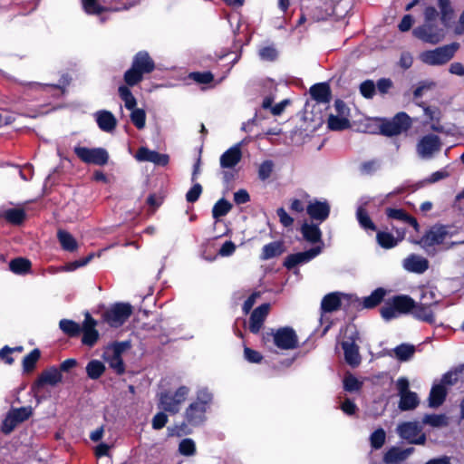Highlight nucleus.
<instances>
[{"mask_svg": "<svg viewBox=\"0 0 464 464\" xmlns=\"http://www.w3.org/2000/svg\"><path fill=\"white\" fill-rule=\"evenodd\" d=\"M356 218L362 228L376 231V226L362 205L357 208Z\"/></svg>", "mask_w": 464, "mask_h": 464, "instance_id": "obj_38", "label": "nucleus"}, {"mask_svg": "<svg viewBox=\"0 0 464 464\" xmlns=\"http://www.w3.org/2000/svg\"><path fill=\"white\" fill-rule=\"evenodd\" d=\"M232 208V205L226 199L221 198L216 202L212 208V216L215 219L226 216Z\"/></svg>", "mask_w": 464, "mask_h": 464, "instance_id": "obj_45", "label": "nucleus"}, {"mask_svg": "<svg viewBox=\"0 0 464 464\" xmlns=\"http://www.w3.org/2000/svg\"><path fill=\"white\" fill-rule=\"evenodd\" d=\"M438 305V301H434L430 304L427 303H416L413 300V306L411 308V313L413 317L417 320L428 323H435V308Z\"/></svg>", "mask_w": 464, "mask_h": 464, "instance_id": "obj_15", "label": "nucleus"}, {"mask_svg": "<svg viewBox=\"0 0 464 464\" xmlns=\"http://www.w3.org/2000/svg\"><path fill=\"white\" fill-rule=\"evenodd\" d=\"M423 24L413 29V35L428 44H436L442 41L446 35V29L450 26H444L441 24L439 13L433 6L425 8Z\"/></svg>", "mask_w": 464, "mask_h": 464, "instance_id": "obj_1", "label": "nucleus"}, {"mask_svg": "<svg viewBox=\"0 0 464 464\" xmlns=\"http://www.w3.org/2000/svg\"><path fill=\"white\" fill-rule=\"evenodd\" d=\"M99 128L105 132H111L117 124L114 115L108 111H100L95 113Z\"/></svg>", "mask_w": 464, "mask_h": 464, "instance_id": "obj_30", "label": "nucleus"}, {"mask_svg": "<svg viewBox=\"0 0 464 464\" xmlns=\"http://www.w3.org/2000/svg\"><path fill=\"white\" fill-rule=\"evenodd\" d=\"M118 92L121 99L124 102V106L127 110L133 111L136 109L137 101L127 86H120Z\"/></svg>", "mask_w": 464, "mask_h": 464, "instance_id": "obj_42", "label": "nucleus"}, {"mask_svg": "<svg viewBox=\"0 0 464 464\" xmlns=\"http://www.w3.org/2000/svg\"><path fill=\"white\" fill-rule=\"evenodd\" d=\"M396 236L388 231H378L376 240L379 246L385 249H391L398 246L405 237L406 231L403 228L396 229Z\"/></svg>", "mask_w": 464, "mask_h": 464, "instance_id": "obj_20", "label": "nucleus"}, {"mask_svg": "<svg viewBox=\"0 0 464 464\" xmlns=\"http://www.w3.org/2000/svg\"><path fill=\"white\" fill-rule=\"evenodd\" d=\"M341 305V297L338 293L326 295L321 303V308L325 313H331L337 310Z\"/></svg>", "mask_w": 464, "mask_h": 464, "instance_id": "obj_35", "label": "nucleus"}, {"mask_svg": "<svg viewBox=\"0 0 464 464\" xmlns=\"http://www.w3.org/2000/svg\"><path fill=\"white\" fill-rule=\"evenodd\" d=\"M386 433L383 429L380 428L374 430L370 436L371 446L378 450L382 447L385 442Z\"/></svg>", "mask_w": 464, "mask_h": 464, "instance_id": "obj_52", "label": "nucleus"}, {"mask_svg": "<svg viewBox=\"0 0 464 464\" xmlns=\"http://www.w3.org/2000/svg\"><path fill=\"white\" fill-rule=\"evenodd\" d=\"M179 451L184 456H193L196 452V444L191 439H184L179 442Z\"/></svg>", "mask_w": 464, "mask_h": 464, "instance_id": "obj_55", "label": "nucleus"}, {"mask_svg": "<svg viewBox=\"0 0 464 464\" xmlns=\"http://www.w3.org/2000/svg\"><path fill=\"white\" fill-rule=\"evenodd\" d=\"M447 389L439 382H434L429 396V405L432 408L440 406L445 401Z\"/></svg>", "mask_w": 464, "mask_h": 464, "instance_id": "obj_31", "label": "nucleus"}, {"mask_svg": "<svg viewBox=\"0 0 464 464\" xmlns=\"http://www.w3.org/2000/svg\"><path fill=\"white\" fill-rule=\"evenodd\" d=\"M311 97L318 103H329L331 101V89L328 83H315L310 88Z\"/></svg>", "mask_w": 464, "mask_h": 464, "instance_id": "obj_28", "label": "nucleus"}, {"mask_svg": "<svg viewBox=\"0 0 464 464\" xmlns=\"http://www.w3.org/2000/svg\"><path fill=\"white\" fill-rule=\"evenodd\" d=\"M342 346L346 362L353 367L358 366L361 362V356L353 337L351 336L349 340H344L342 343Z\"/></svg>", "mask_w": 464, "mask_h": 464, "instance_id": "obj_26", "label": "nucleus"}, {"mask_svg": "<svg viewBox=\"0 0 464 464\" xmlns=\"http://www.w3.org/2000/svg\"><path fill=\"white\" fill-rule=\"evenodd\" d=\"M274 164L271 160H265L258 169V177L261 180L267 179L273 171Z\"/></svg>", "mask_w": 464, "mask_h": 464, "instance_id": "obj_56", "label": "nucleus"}, {"mask_svg": "<svg viewBox=\"0 0 464 464\" xmlns=\"http://www.w3.org/2000/svg\"><path fill=\"white\" fill-rule=\"evenodd\" d=\"M307 214L312 219L319 222L324 221L330 214V206L327 201L311 200L306 207Z\"/></svg>", "mask_w": 464, "mask_h": 464, "instance_id": "obj_22", "label": "nucleus"}, {"mask_svg": "<svg viewBox=\"0 0 464 464\" xmlns=\"http://www.w3.org/2000/svg\"><path fill=\"white\" fill-rule=\"evenodd\" d=\"M60 329L70 336H76L81 333V325L72 320L63 319L59 323Z\"/></svg>", "mask_w": 464, "mask_h": 464, "instance_id": "obj_46", "label": "nucleus"}, {"mask_svg": "<svg viewBox=\"0 0 464 464\" xmlns=\"http://www.w3.org/2000/svg\"><path fill=\"white\" fill-rule=\"evenodd\" d=\"M40 355L41 353L38 349H34L29 354H27L23 360L24 371L26 372H32L34 369Z\"/></svg>", "mask_w": 464, "mask_h": 464, "instance_id": "obj_48", "label": "nucleus"}, {"mask_svg": "<svg viewBox=\"0 0 464 464\" xmlns=\"http://www.w3.org/2000/svg\"><path fill=\"white\" fill-rule=\"evenodd\" d=\"M130 120L137 129L142 130L146 124V113L142 109H134L130 113Z\"/></svg>", "mask_w": 464, "mask_h": 464, "instance_id": "obj_53", "label": "nucleus"}, {"mask_svg": "<svg viewBox=\"0 0 464 464\" xmlns=\"http://www.w3.org/2000/svg\"><path fill=\"white\" fill-rule=\"evenodd\" d=\"M455 235V230L447 226H433L418 241V244L426 251L433 254L434 246L444 244L448 238Z\"/></svg>", "mask_w": 464, "mask_h": 464, "instance_id": "obj_3", "label": "nucleus"}, {"mask_svg": "<svg viewBox=\"0 0 464 464\" xmlns=\"http://www.w3.org/2000/svg\"><path fill=\"white\" fill-rule=\"evenodd\" d=\"M131 313L132 307L130 304L118 303L105 312L104 319L111 327H119L127 321Z\"/></svg>", "mask_w": 464, "mask_h": 464, "instance_id": "obj_13", "label": "nucleus"}, {"mask_svg": "<svg viewBox=\"0 0 464 464\" xmlns=\"http://www.w3.org/2000/svg\"><path fill=\"white\" fill-rule=\"evenodd\" d=\"M4 216H5V219L7 221H9L10 223L18 225L24 221V219L25 218V213L23 209L12 208V209H8V210L5 211Z\"/></svg>", "mask_w": 464, "mask_h": 464, "instance_id": "obj_50", "label": "nucleus"}, {"mask_svg": "<svg viewBox=\"0 0 464 464\" xmlns=\"http://www.w3.org/2000/svg\"><path fill=\"white\" fill-rule=\"evenodd\" d=\"M76 156L86 164L103 166L109 160V154L103 148L74 147Z\"/></svg>", "mask_w": 464, "mask_h": 464, "instance_id": "obj_8", "label": "nucleus"}, {"mask_svg": "<svg viewBox=\"0 0 464 464\" xmlns=\"http://www.w3.org/2000/svg\"><path fill=\"white\" fill-rule=\"evenodd\" d=\"M63 380V375L61 371L56 367H51L44 371L38 377V379L32 385V392L37 400V402H40V399L38 398V393L41 391V388L44 385H51L55 386L60 383Z\"/></svg>", "mask_w": 464, "mask_h": 464, "instance_id": "obj_14", "label": "nucleus"}, {"mask_svg": "<svg viewBox=\"0 0 464 464\" xmlns=\"http://www.w3.org/2000/svg\"><path fill=\"white\" fill-rule=\"evenodd\" d=\"M105 371L104 364L98 360H92L86 366V372L89 378L96 380L100 378Z\"/></svg>", "mask_w": 464, "mask_h": 464, "instance_id": "obj_43", "label": "nucleus"}, {"mask_svg": "<svg viewBox=\"0 0 464 464\" xmlns=\"http://www.w3.org/2000/svg\"><path fill=\"white\" fill-rule=\"evenodd\" d=\"M442 147L441 140L435 134H427L421 137L416 145V152L422 160H430Z\"/></svg>", "mask_w": 464, "mask_h": 464, "instance_id": "obj_9", "label": "nucleus"}, {"mask_svg": "<svg viewBox=\"0 0 464 464\" xmlns=\"http://www.w3.org/2000/svg\"><path fill=\"white\" fill-rule=\"evenodd\" d=\"M97 322L91 316L89 313H86L82 326H81V332L83 333L82 342L83 344L90 347L93 346L99 339V333L95 329Z\"/></svg>", "mask_w": 464, "mask_h": 464, "instance_id": "obj_18", "label": "nucleus"}, {"mask_svg": "<svg viewBox=\"0 0 464 464\" xmlns=\"http://www.w3.org/2000/svg\"><path fill=\"white\" fill-rule=\"evenodd\" d=\"M423 423L432 427H444L448 425V419L442 414H430L423 418Z\"/></svg>", "mask_w": 464, "mask_h": 464, "instance_id": "obj_49", "label": "nucleus"}, {"mask_svg": "<svg viewBox=\"0 0 464 464\" xmlns=\"http://www.w3.org/2000/svg\"><path fill=\"white\" fill-rule=\"evenodd\" d=\"M386 295L383 288L375 289L369 296L363 298L362 304L364 308H373L378 305Z\"/></svg>", "mask_w": 464, "mask_h": 464, "instance_id": "obj_41", "label": "nucleus"}, {"mask_svg": "<svg viewBox=\"0 0 464 464\" xmlns=\"http://www.w3.org/2000/svg\"><path fill=\"white\" fill-rule=\"evenodd\" d=\"M459 373V371H450L442 375L439 383L442 384L444 387L452 385L458 381Z\"/></svg>", "mask_w": 464, "mask_h": 464, "instance_id": "obj_60", "label": "nucleus"}, {"mask_svg": "<svg viewBox=\"0 0 464 464\" xmlns=\"http://www.w3.org/2000/svg\"><path fill=\"white\" fill-rule=\"evenodd\" d=\"M202 193V187L200 184L196 183L192 186V188L187 192L186 199L188 202L194 203L196 202L199 196Z\"/></svg>", "mask_w": 464, "mask_h": 464, "instance_id": "obj_59", "label": "nucleus"}, {"mask_svg": "<svg viewBox=\"0 0 464 464\" xmlns=\"http://www.w3.org/2000/svg\"><path fill=\"white\" fill-rule=\"evenodd\" d=\"M327 125L332 130H343L350 127V121L349 118L332 113L328 117Z\"/></svg>", "mask_w": 464, "mask_h": 464, "instance_id": "obj_37", "label": "nucleus"}, {"mask_svg": "<svg viewBox=\"0 0 464 464\" xmlns=\"http://www.w3.org/2000/svg\"><path fill=\"white\" fill-rule=\"evenodd\" d=\"M440 11V20L444 26H451L455 20L454 10L450 0H437Z\"/></svg>", "mask_w": 464, "mask_h": 464, "instance_id": "obj_33", "label": "nucleus"}, {"mask_svg": "<svg viewBox=\"0 0 464 464\" xmlns=\"http://www.w3.org/2000/svg\"><path fill=\"white\" fill-rule=\"evenodd\" d=\"M283 244L280 242H272L264 246L260 258L268 260L276 257L283 253Z\"/></svg>", "mask_w": 464, "mask_h": 464, "instance_id": "obj_40", "label": "nucleus"}, {"mask_svg": "<svg viewBox=\"0 0 464 464\" xmlns=\"http://www.w3.org/2000/svg\"><path fill=\"white\" fill-rule=\"evenodd\" d=\"M57 237L63 250L73 252L78 248L75 238L69 232L61 229L57 232Z\"/></svg>", "mask_w": 464, "mask_h": 464, "instance_id": "obj_36", "label": "nucleus"}, {"mask_svg": "<svg viewBox=\"0 0 464 464\" xmlns=\"http://www.w3.org/2000/svg\"><path fill=\"white\" fill-rule=\"evenodd\" d=\"M402 266L409 272L422 274L429 268V261L423 256L411 254L403 259Z\"/></svg>", "mask_w": 464, "mask_h": 464, "instance_id": "obj_25", "label": "nucleus"}, {"mask_svg": "<svg viewBox=\"0 0 464 464\" xmlns=\"http://www.w3.org/2000/svg\"><path fill=\"white\" fill-rule=\"evenodd\" d=\"M245 140H242L228 150H227L219 158V164L222 169H234L242 160V146Z\"/></svg>", "mask_w": 464, "mask_h": 464, "instance_id": "obj_16", "label": "nucleus"}, {"mask_svg": "<svg viewBox=\"0 0 464 464\" xmlns=\"http://www.w3.org/2000/svg\"><path fill=\"white\" fill-rule=\"evenodd\" d=\"M386 215L388 218L399 220L401 221L402 223L409 224L415 229V231H419L420 229V226L416 218L410 216L406 211H404L401 208H386Z\"/></svg>", "mask_w": 464, "mask_h": 464, "instance_id": "obj_29", "label": "nucleus"}, {"mask_svg": "<svg viewBox=\"0 0 464 464\" xmlns=\"http://www.w3.org/2000/svg\"><path fill=\"white\" fill-rule=\"evenodd\" d=\"M375 85L372 81H365L360 86L361 93L365 98H372L375 92Z\"/></svg>", "mask_w": 464, "mask_h": 464, "instance_id": "obj_61", "label": "nucleus"}, {"mask_svg": "<svg viewBox=\"0 0 464 464\" xmlns=\"http://www.w3.org/2000/svg\"><path fill=\"white\" fill-rule=\"evenodd\" d=\"M135 158L139 161H149L159 166L167 165L169 160L167 154H160L145 147H141L138 150Z\"/></svg>", "mask_w": 464, "mask_h": 464, "instance_id": "obj_23", "label": "nucleus"}, {"mask_svg": "<svg viewBox=\"0 0 464 464\" xmlns=\"http://www.w3.org/2000/svg\"><path fill=\"white\" fill-rule=\"evenodd\" d=\"M82 8L88 14H100L105 10L98 0H82Z\"/></svg>", "mask_w": 464, "mask_h": 464, "instance_id": "obj_51", "label": "nucleus"}, {"mask_svg": "<svg viewBox=\"0 0 464 464\" xmlns=\"http://www.w3.org/2000/svg\"><path fill=\"white\" fill-rule=\"evenodd\" d=\"M167 421L168 416L162 411L158 412L152 419V428L154 430H160L166 425Z\"/></svg>", "mask_w": 464, "mask_h": 464, "instance_id": "obj_63", "label": "nucleus"}, {"mask_svg": "<svg viewBox=\"0 0 464 464\" xmlns=\"http://www.w3.org/2000/svg\"><path fill=\"white\" fill-rule=\"evenodd\" d=\"M397 433L411 444L423 445L426 442V435L422 432V426L418 421H407L398 425Z\"/></svg>", "mask_w": 464, "mask_h": 464, "instance_id": "obj_11", "label": "nucleus"}, {"mask_svg": "<svg viewBox=\"0 0 464 464\" xmlns=\"http://www.w3.org/2000/svg\"><path fill=\"white\" fill-rule=\"evenodd\" d=\"M413 450V448L401 449L392 447L384 454L383 461L386 464H399L405 460Z\"/></svg>", "mask_w": 464, "mask_h": 464, "instance_id": "obj_27", "label": "nucleus"}, {"mask_svg": "<svg viewBox=\"0 0 464 464\" xmlns=\"http://www.w3.org/2000/svg\"><path fill=\"white\" fill-rule=\"evenodd\" d=\"M189 77L198 83H208L213 80V75L209 72H192Z\"/></svg>", "mask_w": 464, "mask_h": 464, "instance_id": "obj_62", "label": "nucleus"}, {"mask_svg": "<svg viewBox=\"0 0 464 464\" xmlns=\"http://www.w3.org/2000/svg\"><path fill=\"white\" fill-rule=\"evenodd\" d=\"M31 262L24 257L12 259L9 263V269L15 275H24L29 272Z\"/></svg>", "mask_w": 464, "mask_h": 464, "instance_id": "obj_39", "label": "nucleus"}, {"mask_svg": "<svg viewBox=\"0 0 464 464\" xmlns=\"http://www.w3.org/2000/svg\"><path fill=\"white\" fill-rule=\"evenodd\" d=\"M270 304H263L256 307L250 315L249 330L253 334H257L263 326V324L269 313Z\"/></svg>", "mask_w": 464, "mask_h": 464, "instance_id": "obj_24", "label": "nucleus"}, {"mask_svg": "<svg viewBox=\"0 0 464 464\" xmlns=\"http://www.w3.org/2000/svg\"><path fill=\"white\" fill-rule=\"evenodd\" d=\"M459 47V44L458 43H451L450 44L439 47L433 52L424 54V58H452Z\"/></svg>", "mask_w": 464, "mask_h": 464, "instance_id": "obj_34", "label": "nucleus"}, {"mask_svg": "<svg viewBox=\"0 0 464 464\" xmlns=\"http://www.w3.org/2000/svg\"><path fill=\"white\" fill-rule=\"evenodd\" d=\"M301 232L308 242L320 243V246H324V243L321 240L322 232L317 225L304 223L301 227Z\"/></svg>", "mask_w": 464, "mask_h": 464, "instance_id": "obj_32", "label": "nucleus"}, {"mask_svg": "<svg viewBox=\"0 0 464 464\" xmlns=\"http://www.w3.org/2000/svg\"><path fill=\"white\" fill-rule=\"evenodd\" d=\"M413 306V299L408 295H398L389 301L381 308V315L383 320L391 321L401 314L410 313Z\"/></svg>", "mask_w": 464, "mask_h": 464, "instance_id": "obj_5", "label": "nucleus"}, {"mask_svg": "<svg viewBox=\"0 0 464 464\" xmlns=\"http://www.w3.org/2000/svg\"><path fill=\"white\" fill-rule=\"evenodd\" d=\"M266 345L272 343L281 350H291L297 346L298 339L295 331L288 326L271 330L263 337Z\"/></svg>", "mask_w": 464, "mask_h": 464, "instance_id": "obj_2", "label": "nucleus"}, {"mask_svg": "<svg viewBox=\"0 0 464 464\" xmlns=\"http://www.w3.org/2000/svg\"><path fill=\"white\" fill-rule=\"evenodd\" d=\"M208 409L195 402H191L184 411V420L190 426H198L206 420Z\"/></svg>", "mask_w": 464, "mask_h": 464, "instance_id": "obj_21", "label": "nucleus"}, {"mask_svg": "<svg viewBox=\"0 0 464 464\" xmlns=\"http://www.w3.org/2000/svg\"><path fill=\"white\" fill-rule=\"evenodd\" d=\"M155 69L153 60H134L132 66L124 73V81L129 86L139 83L144 74Z\"/></svg>", "mask_w": 464, "mask_h": 464, "instance_id": "obj_10", "label": "nucleus"}, {"mask_svg": "<svg viewBox=\"0 0 464 464\" xmlns=\"http://www.w3.org/2000/svg\"><path fill=\"white\" fill-rule=\"evenodd\" d=\"M190 389L181 385L174 392H161L159 401V407L164 411L175 414L179 411L181 405L187 400Z\"/></svg>", "mask_w": 464, "mask_h": 464, "instance_id": "obj_4", "label": "nucleus"}, {"mask_svg": "<svg viewBox=\"0 0 464 464\" xmlns=\"http://www.w3.org/2000/svg\"><path fill=\"white\" fill-rule=\"evenodd\" d=\"M33 413L31 407H21L12 410L4 421V431L10 432L16 424L27 420Z\"/></svg>", "mask_w": 464, "mask_h": 464, "instance_id": "obj_17", "label": "nucleus"}, {"mask_svg": "<svg viewBox=\"0 0 464 464\" xmlns=\"http://www.w3.org/2000/svg\"><path fill=\"white\" fill-rule=\"evenodd\" d=\"M130 347L129 342L114 343L106 347L103 353V360L109 366L118 374H121L125 371L122 361V353Z\"/></svg>", "mask_w": 464, "mask_h": 464, "instance_id": "obj_6", "label": "nucleus"}, {"mask_svg": "<svg viewBox=\"0 0 464 464\" xmlns=\"http://www.w3.org/2000/svg\"><path fill=\"white\" fill-rule=\"evenodd\" d=\"M213 400V394L208 388H199L197 391L196 400L193 401L206 409H208Z\"/></svg>", "mask_w": 464, "mask_h": 464, "instance_id": "obj_44", "label": "nucleus"}, {"mask_svg": "<svg viewBox=\"0 0 464 464\" xmlns=\"http://www.w3.org/2000/svg\"><path fill=\"white\" fill-rule=\"evenodd\" d=\"M411 117L405 112L397 113L391 121L381 125V132L385 136H395L407 131L411 127Z\"/></svg>", "mask_w": 464, "mask_h": 464, "instance_id": "obj_7", "label": "nucleus"}, {"mask_svg": "<svg viewBox=\"0 0 464 464\" xmlns=\"http://www.w3.org/2000/svg\"><path fill=\"white\" fill-rule=\"evenodd\" d=\"M92 257H93V254H90L88 256H86L82 259L67 263L64 266L63 270H65L67 272L74 271L79 267L86 266L92 259Z\"/></svg>", "mask_w": 464, "mask_h": 464, "instance_id": "obj_57", "label": "nucleus"}, {"mask_svg": "<svg viewBox=\"0 0 464 464\" xmlns=\"http://www.w3.org/2000/svg\"><path fill=\"white\" fill-rule=\"evenodd\" d=\"M322 252V246H317L307 251L300 252L288 256L285 260V266L292 269L299 264H304L314 259Z\"/></svg>", "mask_w": 464, "mask_h": 464, "instance_id": "obj_19", "label": "nucleus"}, {"mask_svg": "<svg viewBox=\"0 0 464 464\" xmlns=\"http://www.w3.org/2000/svg\"><path fill=\"white\" fill-rule=\"evenodd\" d=\"M244 358L251 363H259L262 361L263 356L259 352L248 347H245Z\"/></svg>", "mask_w": 464, "mask_h": 464, "instance_id": "obj_58", "label": "nucleus"}, {"mask_svg": "<svg viewBox=\"0 0 464 464\" xmlns=\"http://www.w3.org/2000/svg\"><path fill=\"white\" fill-rule=\"evenodd\" d=\"M413 345L402 343L393 349V353L397 359L401 361H408L414 353Z\"/></svg>", "mask_w": 464, "mask_h": 464, "instance_id": "obj_47", "label": "nucleus"}, {"mask_svg": "<svg viewBox=\"0 0 464 464\" xmlns=\"http://www.w3.org/2000/svg\"><path fill=\"white\" fill-rule=\"evenodd\" d=\"M362 382L353 374H347L343 379V388L347 392H358L362 388Z\"/></svg>", "mask_w": 464, "mask_h": 464, "instance_id": "obj_54", "label": "nucleus"}, {"mask_svg": "<svg viewBox=\"0 0 464 464\" xmlns=\"http://www.w3.org/2000/svg\"><path fill=\"white\" fill-rule=\"evenodd\" d=\"M236 250V245L232 241H226L220 247L218 255L221 256H230Z\"/></svg>", "mask_w": 464, "mask_h": 464, "instance_id": "obj_64", "label": "nucleus"}, {"mask_svg": "<svg viewBox=\"0 0 464 464\" xmlns=\"http://www.w3.org/2000/svg\"><path fill=\"white\" fill-rule=\"evenodd\" d=\"M409 381L405 377H401L396 382L398 395L400 396L399 408L401 411H411L415 409L420 400L416 392L409 390Z\"/></svg>", "mask_w": 464, "mask_h": 464, "instance_id": "obj_12", "label": "nucleus"}]
</instances>
